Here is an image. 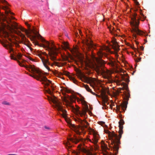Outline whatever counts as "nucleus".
Masks as SVG:
<instances>
[{
	"label": "nucleus",
	"mask_w": 155,
	"mask_h": 155,
	"mask_svg": "<svg viewBox=\"0 0 155 155\" xmlns=\"http://www.w3.org/2000/svg\"><path fill=\"white\" fill-rule=\"evenodd\" d=\"M64 91L65 92L68 93H69L71 92V91L70 90L66 88L65 89Z\"/></svg>",
	"instance_id": "f704fd0d"
},
{
	"label": "nucleus",
	"mask_w": 155,
	"mask_h": 155,
	"mask_svg": "<svg viewBox=\"0 0 155 155\" xmlns=\"http://www.w3.org/2000/svg\"><path fill=\"white\" fill-rule=\"evenodd\" d=\"M139 2H136V5H139Z\"/></svg>",
	"instance_id": "09e8293b"
},
{
	"label": "nucleus",
	"mask_w": 155,
	"mask_h": 155,
	"mask_svg": "<svg viewBox=\"0 0 155 155\" xmlns=\"http://www.w3.org/2000/svg\"><path fill=\"white\" fill-rule=\"evenodd\" d=\"M124 122L123 120L121 119L119 122V134L118 136L115 134L114 132H111L108 130H107L105 133L108 134L110 139L111 140L112 147L114 152V154L116 155L118 153L119 145L120 144V140L122 134L123 133V125Z\"/></svg>",
	"instance_id": "f257e3e1"
},
{
	"label": "nucleus",
	"mask_w": 155,
	"mask_h": 155,
	"mask_svg": "<svg viewBox=\"0 0 155 155\" xmlns=\"http://www.w3.org/2000/svg\"><path fill=\"white\" fill-rule=\"evenodd\" d=\"M54 63H55V64H57V62H54Z\"/></svg>",
	"instance_id": "864d4df0"
},
{
	"label": "nucleus",
	"mask_w": 155,
	"mask_h": 155,
	"mask_svg": "<svg viewBox=\"0 0 155 155\" xmlns=\"http://www.w3.org/2000/svg\"><path fill=\"white\" fill-rule=\"evenodd\" d=\"M99 135L97 134L94 133L93 134V142L94 144H96L98 142V140Z\"/></svg>",
	"instance_id": "412c9836"
},
{
	"label": "nucleus",
	"mask_w": 155,
	"mask_h": 155,
	"mask_svg": "<svg viewBox=\"0 0 155 155\" xmlns=\"http://www.w3.org/2000/svg\"><path fill=\"white\" fill-rule=\"evenodd\" d=\"M45 129H48V130L50 129V128L49 127H47V126H45Z\"/></svg>",
	"instance_id": "37998d69"
},
{
	"label": "nucleus",
	"mask_w": 155,
	"mask_h": 155,
	"mask_svg": "<svg viewBox=\"0 0 155 155\" xmlns=\"http://www.w3.org/2000/svg\"><path fill=\"white\" fill-rule=\"evenodd\" d=\"M76 121H78L79 122L81 125L80 128L82 130H84V128H87L89 125V124L87 122L85 119L83 120L80 118H78Z\"/></svg>",
	"instance_id": "4468645a"
},
{
	"label": "nucleus",
	"mask_w": 155,
	"mask_h": 155,
	"mask_svg": "<svg viewBox=\"0 0 155 155\" xmlns=\"http://www.w3.org/2000/svg\"><path fill=\"white\" fill-rule=\"evenodd\" d=\"M27 68H29L30 71H31L33 72V74H30L29 75L37 80L41 81L44 82L45 83V84L46 86H50L52 90H54V88L50 85L51 81L48 80L46 77L39 70H37L34 65H30L28 67H26Z\"/></svg>",
	"instance_id": "20e7f679"
},
{
	"label": "nucleus",
	"mask_w": 155,
	"mask_h": 155,
	"mask_svg": "<svg viewBox=\"0 0 155 155\" xmlns=\"http://www.w3.org/2000/svg\"><path fill=\"white\" fill-rule=\"evenodd\" d=\"M0 2L4 4L8 5V3L5 0H0Z\"/></svg>",
	"instance_id": "7c9ffc66"
},
{
	"label": "nucleus",
	"mask_w": 155,
	"mask_h": 155,
	"mask_svg": "<svg viewBox=\"0 0 155 155\" xmlns=\"http://www.w3.org/2000/svg\"><path fill=\"white\" fill-rule=\"evenodd\" d=\"M44 54L46 57L45 58V57H43L41 54H38V56L40 58L44 66L48 71L50 70V68L48 66V65H51L53 66L54 64H51L49 61L48 56L46 53H44Z\"/></svg>",
	"instance_id": "f8f14e48"
},
{
	"label": "nucleus",
	"mask_w": 155,
	"mask_h": 155,
	"mask_svg": "<svg viewBox=\"0 0 155 155\" xmlns=\"http://www.w3.org/2000/svg\"><path fill=\"white\" fill-rule=\"evenodd\" d=\"M63 75H65L66 76H69V73L68 72L63 70Z\"/></svg>",
	"instance_id": "c85d7f7f"
},
{
	"label": "nucleus",
	"mask_w": 155,
	"mask_h": 155,
	"mask_svg": "<svg viewBox=\"0 0 155 155\" xmlns=\"http://www.w3.org/2000/svg\"><path fill=\"white\" fill-rule=\"evenodd\" d=\"M22 56V54L19 53L18 54H17L16 58H17L18 59H20Z\"/></svg>",
	"instance_id": "c756f323"
},
{
	"label": "nucleus",
	"mask_w": 155,
	"mask_h": 155,
	"mask_svg": "<svg viewBox=\"0 0 155 155\" xmlns=\"http://www.w3.org/2000/svg\"><path fill=\"white\" fill-rule=\"evenodd\" d=\"M68 140L69 141V140L72 141V142L74 143H75L76 144L78 143L80 140L78 139L77 138H76L75 139H74L73 138H70L69 139H68ZM67 145H66V147L67 148L69 149H70L71 147V146H68V145H70V142H69V141H68V143H67Z\"/></svg>",
	"instance_id": "a211bd4d"
},
{
	"label": "nucleus",
	"mask_w": 155,
	"mask_h": 155,
	"mask_svg": "<svg viewBox=\"0 0 155 155\" xmlns=\"http://www.w3.org/2000/svg\"><path fill=\"white\" fill-rule=\"evenodd\" d=\"M112 42L113 44V45L112 46V48H113L116 51H118L119 50V48L116 39H114L112 40Z\"/></svg>",
	"instance_id": "6ab92c4d"
},
{
	"label": "nucleus",
	"mask_w": 155,
	"mask_h": 155,
	"mask_svg": "<svg viewBox=\"0 0 155 155\" xmlns=\"http://www.w3.org/2000/svg\"><path fill=\"white\" fill-rule=\"evenodd\" d=\"M69 125L70 126H71L72 127L75 128V126L74 124H72L71 123H69Z\"/></svg>",
	"instance_id": "c9c22d12"
},
{
	"label": "nucleus",
	"mask_w": 155,
	"mask_h": 155,
	"mask_svg": "<svg viewBox=\"0 0 155 155\" xmlns=\"http://www.w3.org/2000/svg\"><path fill=\"white\" fill-rule=\"evenodd\" d=\"M137 15V14L136 13H134L132 17L131 18L132 21L130 23L131 25L134 27L132 30L131 32L133 33V35L135 38H137V35L135 33H136L137 35H142L144 33L143 31L140 30L137 28V26L139 24V21H137L136 19Z\"/></svg>",
	"instance_id": "0eeeda50"
},
{
	"label": "nucleus",
	"mask_w": 155,
	"mask_h": 155,
	"mask_svg": "<svg viewBox=\"0 0 155 155\" xmlns=\"http://www.w3.org/2000/svg\"><path fill=\"white\" fill-rule=\"evenodd\" d=\"M38 36L41 38V41L45 42L46 44L45 45L42 44L40 45L38 41H35L34 42L35 45L46 48V49L49 51L48 54L50 59L53 61L56 60V56L58 54V49L54 45L53 42L51 43V45H50V43L48 41H46L39 34H38Z\"/></svg>",
	"instance_id": "7ed1b4c3"
},
{
	"label": "nucleus",
	"mask_w": 155,
	"mask_h": 155,
	"mask_svg": "<svg viewBox=\"0 0 155 155\" xmlns=\"http://www.w3.org/2000/svg\"><path fill=\"white\" fill-rule=\"evenodd\" d=\"M78 35V33H77V34H76V36H77V35Z\"/></svg>",
	"instance_id": "6e6d98bb"
},
{
	"label": "nucleus",
	"mask_w": 155,
	"mask_h": 155,
	"mask_svg": "<svg viewBox=\"0 0 155 155\" xmlns=\"http://www.w3.org/2000/svg\"><path fill=\"white\" fill-rule=\"evenodd\" d=\"M2 104L3 105H10V104L6 101H4L2 102Z\"/></svg>",
	"instance_id": "cd10ccee"
},
{
	"label": "nucleus",
	"mask_w": 155,
	"mask_h": 155,
	"mask_svg": "<svg viewBox=\"0 0 155 155\" xmlns=\"http://www.w3.org/2000/svg\"><path fill=\"white\" fill-rule=\"evenodd\" d=\"M101 123H102V124H104V123L103 122H101Z\"/></svg>",
	"instance_id": "603ef678"
},
{
	"label": "nucleus",
	"mask_w": 155,
	"mask_h": 155,
	"mask_svg": "<svg viewBox=\"0 0 155 155\" xmlns=\"http://www.w3.org/2000/svg\"><path fill=\"white\" fill-rule=\"evenodd\" d=\"M89 141H90L91 142V140L89 139Z\"/></svg>",
	"instance_id": "5fc2aeb1"
},
{
	"label": "nucleus",
	"mask_w": 155,
	"mask_h": 155,
	"mask_svg": "<svg viewBox=\"0 0 155 155\" xmlns=\"http://www.w3.org/2000/svg\"><path fill=\"white\" fill-rule=\"evenodd\" d=\"M108 64L112 67H114L115 66V63L112 61H110V62L108 63Z\"/></svg>",
	"instance_id": "a878e982"
},
{
	"label": "nucleus",
	"mask_w": 155,
	"mask_h": 155,
	"mask_svg": "<svg viewBox=\"0 0 155 155\" xmlns=\"http://www.w3.org/2000/svg\"><path fill=\"white\" fill-rule=\"evenodd\" d=\"M63 44L64 45V47H63V49H69L72 54H76L78 52V49L76 47H74L73 49H71L69 48L68 44L67 42H63Z\"/></svg>",
	"instance_id": "dca6fc26"
},
{
	"label": "nucleus",
	"mask_w": 155,
	"mask_h": 155,
	"mask_svg": "<svg viewBox=\"0 0 155 155\" xmlns=\"http://www.w3.org/2000/svg\"><path fill=\"white\" fill-rule=\"evenodd\" d=\"M4 8H5V9H8V7L7 6H5V7H4Z\"/></svg>",
	"instance_id": "a18cd8bd"
},
{
	"label": "nucleus",
	"mask_w": 155,
	"mask_h": 155,
	"mask_svg": "<svg viewBox=\"0 0 155 155\" xmlns=\"http://www.w3.org/2000/svg\"><path fill=\"white\" fill-rule=\"evenodd\" d=\"M77 76L79 78L81 79L82 81V78L86 82L89 81H91V78L85 76L84 74L82 73L81 71L79 70H78L77 71Z\"/></svg>",
	"instance_id": "2eb2a0df"
},
{
	"label": "nucleus",
	"mask_w": 155,
	"mask_h": 155,
	"mask_svg": "<svg viewBox=\"0 0 155 155\" xmlns=\"http://www.w3.org/2000/svg\"><path fill=\"white\" fill-rule=\"evenodd\" d=\"M25 24L29 28H30V27H31V26L30 25H29V24H28V23L27 22H25Z\"/></svg>",
	"instance_id": "e433bc0d"
},
{
	"label": "nucleus",
	"mask_w": 155,
	"mask_h": 155,
	"mask_svg": "<svg viewBox=\"0 0 155 155\" xmlns=\"http://www.w3.org/2000/svg\"><path fill=\"white\" fill-rule=\"evenodd\" d=\"M1 43L4 47L8 50L9 52L11 54L10 57L11 59L19 61L17 60L16 58L17 54L12 48L14 45L12 44L7 40H5V42L2 41Z\"/></svg>",
	"instance_id": "1a4fd4ad"
},
{
	"label": "nucleus",
	"mask_w": 155,
	"mask_h": 155,
	"mask_svg": "<svg viewBox=\"0 0 155 155\" xmlns=\"http://www.w3.org/2000/svg\"><path fill=\"white\" fill-rule=\"evenodd\" d=\"M140 49H141V50H143L144 49V47L142 46H141L140 47Z\"/></svg>",
	"instance_id": "ea45409f"
},
{
	"label": "nucleus",
	"mask_w": 155,
	"mask_h": 155,
	"mask_svg": "<svg viewBox=\"0 0 155 155\" xmlns=\"http://www.w3.org/2000/svg\"><path fill=\"white\" fill-rule=\"evenodd\" d=\"M110 31L111 34H113V33L112 31H111V30H110Z\"/></svg>",
	"instance_id": "de8ad7c7"
},
{
	"label": "nucleus",
	"mask_w": 155,
	"mask_h": 155,
	"mask_svg": "<svg viewBox=\"0 0 155 155\" xmlns=\"http://www.w3.org/2000/svg\"><path fill=\"white\" fill-rule=\"evenodd\" d=\"M28 58L31 60V61H33V59H32V58H31V57H28Z\"/></svg>",
	"instance_id": "58836bf2"
},
{
	"label": "nucleus",
	"mask_w": 155,
	"mask_h": 155,
	"mask_svg": "<svg viewBox=\"0 0 155 155\" xmlns=\"http://www.w3.org/2000/svg\"><path fill=\"white\" fill-rule=\"evenodd\" d=\"M7 155H17V154H7Z\"/></svg>",
	"instance_id": "c03bdc74"
},
{
	"label": "nucleus",
	"mask_w": 155,
	"mask_h": 155,
	"mask_svg": "<svg viewBox=\"0 0 155 155\" xmlns=\"http://www.w3.org/2000/svg\"><path fill=\"white\" fill-rule=\"evenodd\" d=\"M81 151L86 153L87 155H95V153H93L84 148H81Z\"/></svg>",
	"instance_id": "4be33fe9"
},
{
	"label": "nucleus",
	"mask_w": 155,
	"mask_h": 155,
	"mask_svg": "<svg viewBox=\"0 0 155 155\" xmlns=\"http://www.w3.org/2000/svg\"><path fill=\"white\" fill-rule=\"evenodd\" d=\"M49 101H51L55 104V107L57 108L58 111L62 112V114H60L64 118H66L67 115V111L63 109L62 106L61 105V103L59 100L54 96H52L51 97L48 98Z\"/></svg>",
	"instance_id": "6e6552de"
},
{
	"label": "nucleus",
	"mask_w": 155,
	"mask_h": 155,
	"mask_svg": "<svg viewBox=\"0 0 155 155\" xmlns=\"http://www.w3.org/2000/svg\"><path fill=\"white\" fill-rule=\"evenodd\" d=\"M121 85L123 86L122 88H119V90L117 91V94L118 95L120 93H122V90H125L126 91L124 92V101L121 105V108L123 110L125 111L127 107L128 101L129 98L130 97V91L128 89V85L124 82L121 83Z\"/></svg>",
	"instance_id": "423d86ee"
},
{
	"label": "nucleus",
	"mask_w": 155,
	"mask_h": 155,
	"mask_svg": "<svg viewBox=\"0 0 155 155\" xmlns=\"http://www.w3.org/2000/svg\"><path fill=\"white\" fill-rule=\"evenodd\" d=\"M15 46L16 47H19V45L17 44V43H16L15 44Z\"/></svg>",
	"instance_id": "4c0bfd02"
},
{
	"label": "nucleus",
	"mask_w": 155,
	"mask_h": 155,
	"mask_svg": "<svg viewBox=\"0 0 155 155\" xmlns=\"http://www.w3.org/2000/svg\"><path fill=\"white\" fill-rule=\"evenodd\" d=\"M84 86L87 91L90 92H92V91L91 89L90 88L88 85L84 84Z\"/></svg>",
	"instance_id": "393cba45"
},
{
	"label": "nucleus",
	"mask_w": 155,
	"mask_h": 155,
	"mask_svg": "<svg viewBox=\"0 0 155 155\" xmlns=\"http://www.w3.org/2000/svg\"><path fill=\"white\" fill-rule=\"evenodd\" d=\"M101 147L103 151L104 152V155H108L109 153L108 152L106 151L108 149V148L107 147V145L105 144L103 141H102L101 142Z\"/></svg>",
	"instance_id": "f3484780"
},
{
	"label": "nucleus",
	"mask_w": 155,
	"mask_h": 155,
	"mask_svg": "<svg viewBox=\"0 0 155 155\" xmlns=\"http://www.w3.org/2000/svg\"><path fill=\"white\" fill-rule=\"evenodd\" d=\"M13 26L12 25H10V26H9V28L13 30L15 34L18 35L21 37V43L27 46L31 50L32 49L30 46L29 41L26 38L25 35L19 31L15 30L14 28L12 27Z\"/></svg>",
	"instance_id": "9d476101"
},
{
	"label": "nucleus",
	"mask_w": 155,
	"mask_h": 155,
	"mask_svg": "<svg viewBox=\"0 0 155 155\" xmlns=\"http://www.w3.org/2000/svg\"><path fill=\"white\" fill-rule=\"evenodd\" d=\"M129 77L127 75H126L125 77H123L122 78V79L123 80L128 83V82L130 81V80H129Z\"/></svg>",
	"instance_id": "b1692460"
},
{
	"label": "nucleus",
	"mask_w": 155,
	"mask_h": 155,
	"mask_svg": "<svg viewBox=\"0 0 155 155\" xmlns=\"http://www.w3.org/2000/svg\"><path fill=\"white\" fill-rule=\"evenodd\" d=\"M10 13V14H11L12 15H13L14 14V13H12V12H11L10 11H8V12L7 13Z\"/></svg>",
	"instance_id": "79ce46f5"
},
{
	"label": "nucleus",
	"mask_w": 155,
	"mask_h": 155,
	"mask_svg": "<svg viewBox=\"0 0 155 155\" xmlns=\"http://www.w3.org/2000/svg\"><path fill=\"white\" fill-rule=\"evenodd\" d=\"M81 101L83 104L84 106V109L82 111H81L79 110V107L77 105L76 106L77 108L75 109V110L77 114L79 115L81 117H84L85 118H86V117H87L86 112L88 110V107L85 101L83 99H81Z\"/></svg>",
	"instance_id": "9b49d317"
},
{
	"label": "nucleus",
	"mask_w": 155,
	"mask_h": 155,
	"mask_svg": "<svg viewBox=\"0 0 155 155\" xmlns=\"http://www.w3.org/2000/svg\"><path fill=\"white\" fill-rule=\"evenodd\" d=\"M69 77L70 79L72 80L74 83L75 84L77 82V80L73 77L69 76Z\"/></svg>",
	"instance_id": "bb28decb"
},
{
	"label": "nucleus",
	"mask_w": 155,
	"mask_h": 155,
	"mask_svg": "<svg viewBox=\"0 0 155 155\" xmlns=\"http://www.w3.org/2000/svg\"><path fill=\"white\" fill-rule=\"evenodd\" d=\"M76 133L78 134H79V135L80 134V132L78 131H77L76 132Z\"/></svg>",
	"instance_id": "a19ab883"
},
{
	"label": "nucleus",
	"mask_w": 155,
	"mask_h": 155,
	"mask_svg": "<svg viewBox=\"0 0 155 155\" xmlns=\"http://www.w3.org/2000/svg\"><path fill=\"white\" fill-rule=\"evenodd\" d=\"M84 44L85 46L86 53L87 51H89L91 48L95 49V45L93 43L92 41L90 40V39H86L84 42Z\"/></svg>",
	"instance_id": "ddd939ff"
},
{
	"label": "nucleus",
	"mask_w": 155,
	"mask_h": 155,
	"mask_svg": "<svg viewBox=\"0 0 155 155\" xmlns=\"http://www.w3.org/2000/svg\"><path fill=\"white\" fill-rule=\"evenodd\" d=\"M6 21L7 24V25H5V26H6L7 29L12 33H15L13 31V30L9 28V26H10V25H12H12H13V28H14V30H17L16 29H19L22 31L25 32V33L28 37H30V36H31V37L30 38V39L31 40H33L35 38V36H31L29 35V34L31 32H33L34 34H35V32L34 31V27H33V30L29 29L30 32H28L27 30L25 28H23L21 26L18 27L17 24L14 21H12L11 18L9 17H7L6 18Z\"/></svg>",
	"instance_id": "39448f33"
},
{
	"label": "nucleus",
	"mask_w": 155,
	"mask_h": 155,
	"mask_svg": "<svg viewBox=\"0 0 155 155\" xmlns=\"http://www.w3.org/2000/svg\"><path fill=\"white\" fill-rule=\"evenodd\" d=\"M68 98L70 101L67 100L66 98L64 99V101L66 103L67 106H69L70 107H73H73H72L71 105V102H73V101L72 98L71 97H70L69 96H68Z\"/></svg>",
	"instance_id": "aec40b11"
},
{
	"label": "nucleus",
	"mask_w": 155,
	"mask_h": 155,
	"mask_svg": "<svg viewBox=\"0 0 155 155\" xmlns=\"http://www.w3.org/2000/svg\"><path fill=\"white\" fill-rule=\"evenodd\" d=\"M0 33L2 34L4 37L5 38L9 36L8 33L1 28H0Z\"/></svg>",
	"instance_id": "5701e85b"
},
{
	"label": "nucleus",
	"mask_w": 155,
	"mask_h": 155,
	"mask_svg": "<svg viewBox=\"0 0 155 155\" xmlns=\"http://www.w3.org/2000/svg\"><path fill=\"white\" fill-rule=\"evenodd\" d=\"M102 54L101 53L99 58H96V62L95 63L94 68L97 72L102 74L104 78L111 80V71L105 67V61L101 59Z\"/></svg>",
	"instance_id": "f03ea898"
},
{
	"label": "nucleus",
	"mask_w": 155,
	"mask_h": 155,
	"mask_svg": "<svg viewBox=\"0 0 155 155\" xmlns=\"http://www.w3.org/2000/svg\"><path fill=\"white\" fill-rule=\"evenodd\" d=\"M142 15H143V16H144V15L142 14H141Z\"/></svg>",
	"instance_id": "4d7b16f0"
},
{
	"label": "nucleus",
	"mask_w": 155,
	"mask_h": 155,
	"mask_svg": "<svg viewBox=\"0 0 155 155\" xmlns=\"http://www.w3.org/2000/svg\"><path fill=\"white\" fill-rule=\"evenodd\" d=\"M79 32L80 34H81V31L80 30L79 31Z\"/></svg>",
	"instance_id": "3c124183"
},
{
	"label": "nucleus",
	"mask_w": 155,
	"mask_h": 155,
	"mask_svg": "<svg viewBox=\"0 0 155 155\" xmlns=\"http://www.w3.org/2000/svg\"><path fill=\"white\" fill-rule=\"evenodd\" d=\"M141 58H137L136 59H135V61L136 62H138L140 61H141Z\"/></svg>",
	"instance_id": "473e14b6"
},
{
	"label": "nucleus",
	"mask_w": 155,
	"mask_h": 155,
	"mask_svg": "<svg viewBox=\"0 0 155 155\" xmlns=\"http://www.w3.org/2000/svg\"><path fill=\"white\" fill-rule=\"evenodd\" d=\"M12 19H15V18L14 17H12Z\"/></svg>",
	"instance_id": "8fccbe9b"
},
{
	"label": "nucleus",
	"mask_w": 155,
	"mask_h": 155,
	"mask_svg": "<svg viewBox=\"0 0 155 155\" xmlns=\"http://www.w3.org/2000/svg\"><path fill=\"white\" fill-rule=\"evenodd\" d=\"M63 75V72H60L59 73H58V77L60 78H61V76L62 75Z\"/></svg>",
	"instance_id": "2f4dec72"
},
{
	"label": "nucleus",
	"mask_w": 155,
	"mask_h": 155,
	"mask_svg": "<svg viewBox=\"0 0 155 155\" xmlns=\"http://www.w3.org/2000/svg\"><path fill=\"white\" fill-rule=\"evenodd\" d=\"M48 92L49 94H50L51 95H52V93L51 91V90L50 88H48Z\"/></svg>",
	"instance_id": "72a5a7b5"
},
{
	"label": "nucleus",
	"mask_w": 155,
	"mask_h": 155,
	"mask_svg": "<svg viewBox=\"0 0 155 155\" xmlns=\"http://www.w3.org/2000/svg\"><path fill=\"white\" fill-rule=\"evenodd\" d=\"M91 93L94 95H95V94L94 92H93L92 91V92H91Z\"/></svg>",
	"instance_id": "49530a36"
}]
</instances>
